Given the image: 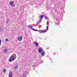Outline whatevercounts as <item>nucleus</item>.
<instances>
[{
	"label": "nucleus",
	"mask_w": 77,
	"mask_h": 77,
	"mask_svg": "<svg viewBox=\"0 0 77 77\" xmlns=\"http://www.w3.org/2000/svg\"><path fill=\"white\" fill-rule=\"evenodd\" d=\"M14 60H15V58L14 56H11L9 59V61L10 62H12V61H14Z\"/></svg>",
	"instance_id": "1"
},
{
	"label": "nucleus",
	"mask_w": 77,
	"mask_h": 77,
	"mask_svg": "<svg viewBox=\"0 0 77 77\" xmlns=\"http://www.w3.org/2000/svg\"><path fill=\"white\" fill-rule=\"evenodd\" d=\"M42 48H39L38 50V53H41V52L42 51Z\"/></svg>",
	"instance_id": "2"
},
{
	"label": "nucleus",
	"mask_w": 77,
	"mask_h": 77,
	"mask_svg": "<svg viewBox=\"0 0 77 77\" xmlns=\"http://www.w3.org/2000/svg\"><path fill=\"white\" fill-rule=\"evenodd\" d=\"M9 5L11 6H13L14 5V2L11 1L9 3Z\"/></svg>",
	"instance_id": "3"
},
{
	"label": "nucleus",
	"mask_w": 77,
	"mask_h": 77,
	"mask_svg": "<svg viewBox=\"0 0 77 77\" xmlns=\"http://www.w3.org/2000/svg\"><path fill=\"white\" fill-rule=\"evenodd\" d=\"M8 76L9 77H12L13 76V73L12 72H10Z\"/></svg>",
	"instance_id": "4"
},
{
	"label": "nucleus",
	"mask_w": 77,
	"mask_h": 77,
	"mask_svg": "<svg viewBox=\"0 0 77 77\" xmlns=\"http://www.w3.org/2000/svg\"><path fill=\"white\" fill-rule=\"evenodd\" d=\"M41 55H42V56H43L45 55V52L44 51H43L41 53Z\"/></svg>",
	"instance_id": "5"
},
{
	"label": "nucleus",
	"mask_w": 77,
	"mask_h": 77,
	"mask_svg": "<svg viewBox=\"0 0 77 77\" xmlns=\"http://www.w3.org/2000/svg\"><path fill=\"white\" fill-rule=\"evenodd\" d=\"M22 40V38L21 37H19L18 38V41H21Z\"/></svg>",
	"instance_id": "6"
},
{
	"label": "nucleus",
	"mask_w": 77,
	"mask_h": 77,
	"mask_svg": "<svg viewBox=\"0 0 77 77\" xmlns=\"http://www.w3.org/2000/svg\"><path fill=\"white\" fill-rule=\"evenodd\" d=\"M35 45L36 46V47H38V46H39V45L38 44V42H36L35 43Z\"/></svg>",
	"instance_id": "7"
},
{
	"label": "nucleus",
	"mask_w": 77,
	"mask_h": 77,
	"mask_svg": "<svg viewBox=\"0 0 77 77\" xmlns=\"http://www.w3.org/2000/svg\"><path fill=\"white\" fill-rule=\"evenodd\" d=\"M7 51H8V50L7 49H5L3 51L4 53H7Z\"/></svg>",
	"instance_id": "8"
},
{
	"label": "nucleus",
	"mask_w": 77,
	"mask_h": 77,
	"mask_svg": "<svg viewBox=\"0 0 77 77\" xmlns=\"http://www.w3.org/2000/svg\"><path fill=\"white\" fill-rule=\"evenodd\" d=\"M6 69L4 68L3 69V72H6Z\"/></svg>",
	"instance_id": "9"
},
{
	"label": "nucleus",
	"mask_w": 77,
	"mask_h": 77,
	"mask_svg": "<svg viewBox=\"0 0 77 77\" xmlns=\"http://www.w3.org/2000/svg\"><path fill=\"white\" fill-rule=\"evenodd\" d=\"M17 68H18V65L15 66L14 67V69H17Z\"/></svg>",
	"instance_id": "10"
},
{
	"label": "nucleus",
	"mask_w": 77,
	"mask_h": 77,
	"mask_svg": "<svg viewBox=\"0 0 77 77\" xmlns=\"http://www.w3.org/2000/svg\"><path fill=\"white\" fill-rule=\"evenodd\" d=\"M47 32V31H41V33H45V32Z\"/></svg>",
	"instance_id": "11"
},
{
	"label": "nucleus",
	"mask_w": 77,
	"mask_h": 77,
	"mask_svg": "<svg viewBox=\"0 0 77 77\" xmlns=\"http://www.w3.org/2000/svg\"><path fill=\"white\" fill-rule=\"evenodd\" d=\"M2 31V27L0 26V32H1Z\"/></svg>",
	"instance_id": "12"
},
{
	"label": "nucleus",
	"mask_w": 77,
	"mask_h": 77,
	"mask_svg": "<svg viewBox=\"0 0 77 77\" xmlns=\"http://www.w3.org/2000/svg\"><path fill=\"white\" fill-rule=\"evenodd\" d=\"M8 41H9V40L8 38H6L5 39V41H6V42H8Z\"/></svg>",
	"instance_id": "13"
},
{
	"label": "nucleus",
	"mask_w": 77,
	"mask_h": 77,
	"mask_svg": "<svg viewBox=\"0 0 77 77\" xmlns=\"http://www.w3.org/2000/svg\"><path fill=\"white\" fill-rule=\"evenodd\" d=\"M33 30H35V31H38V29H32Z\"/></svg>",
	"instance_id": "14"
},
{
	"label": "nucleus",
	"mask_w": 77,
	"mask_h": 77,
	"mask_svg": "<svg viewBox=\"0 0 77 77\" xmlns=\"http://www.w3.org/2000/svg\"><path fill=\"white\" fill-rule=\"evenodd\" d=\"M42 17H44V16L43 15H42L40 18L42 19Z\"/></svg>",
	"instance_id": "15"
},
{
	"label": "nucleus",
	"mask_w": 77,
	"mask_h": 77,
	"mask_svg": "<svg viewBox=\"0 0 77 77\" xmlns=\"http://www.w3.org/2000/svg\"><path fill=\"white\" fill-rule=\"evenodd\" d=\"M1 42H2V40L0 39V46L1 45Z\"/></svg>",
	"instance_id": "16"
},
{
	"label": "nucleus",
	"mask_w": 77,
	"mask_h": 77,
	"mask_svg": "<svg viewBox=\"0 0 77 77\" xmlns=\"http://www.w3.org/2000/svg\"><path fill=\"white\" fill-rule=\"evenodd\" d=\"M48 30V26H47V30Z\"/></svg>",
	"instance_id": "17"
},
{
	"label": "nucleus",
	"mask_w": 77,
	"mask_h": 77,
	"mask_svg": "<svg viewBox=\"0 0 77 77\" xmlns=\"http://www.w3.org/2000/svg\"><path fill=\"white\" fill-rule=\"evenodd\" d=\"M47 25H48V22H47Z\"/></svg>",
	"instance_id": "18"
},
{
	"label": "nucleus",
	"mask_w": 77,
	"mask_h": 77,
	"mask_svg": "<svg viewBox=\"0 0 77 77\" xmlns=\"http://www.w3.org/2000/svg\"><path fill=\"white\" fill-rule=\"evenodd\" d=\"M45 19H47V16L45 17Z\"/></svg>",
	"instance_id": "19"
},
{
	"label": "nucleus",
	"mask_w": 77,
	"mask_h": 77,
	"mask_svg": "<svg viewBox=\"0 0 77 77\" xmlns=\"http://www.w3.org/2000/svg\"><path fill=\"white\" fill-rule=\"evenodd\" d=\"M42 18H41L40 17V20H42Z\"/></svg>",
	"instance_id": "20"
},
{
	"label": "nucleus",
	"mask_w": 77,
	"mask_h": 77,
	"mask_svg": "<svg viewBox=\"0 0 77 77\" xmlns=\"http://www.w3.org/2000/svg\"><path fill=\"white\" fill-rule=\"evenodd\" d=\"M14 55H15V56H16V55H15V54H13V56H14Z\"/></svg>",
	"instance_id": "21"
},
{
	"label": "nucleus",
	"mask_w": 77,
	"mask_h": 77,
	"mask_svg": "<svg viewBox=\"0 0 77 77\" xmlns=\"http://www.w3.org/2000/svg\"><path fill=\"white\" fill-rule=\"evenodd\" d=\"M32 66H34V65H33Z\"/></svg>",
	"instance_id": "22"
},
{
	"label": "nucleus",
	"mask_w": 77,
	"mask_h": 77,
	"mask_svg": "<svg viewBox=\"0 0 77 77\" xmlns=\"http://www.w3.org/2000/svg\"><path fill=\"white\" fill-rule=\"evenodd\" d=\"M31 28H32V27H31Z\"/></svg>",
	"instance_id": "23"
}]
</instances>
